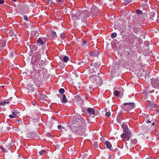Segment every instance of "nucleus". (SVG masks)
<instances>
[{
    "instance_id": "55",
    "label": "nucleus",
    "mask_w": 159,
    "mask_h": 159,
    "mask_svg": "<svg viewBox=\"0 0 159 159\" xmlns=\"http://www.w3.org/2000/svg\"><path fill=\"white\" fill-rule=\"evenodd\" d=\"M57 127L59 130H60L62 127L61 126V125H58Z\"/></svg>"
},
{
    "instance_id": "22",
    "label": "nucleus",
    "mask_w": 159,
    "mask_h": 159,
    "mask_svg": "<svg viewBox=\"0 0 159 159\" xmlns=\"http://www.w3.org/2000/svg\"><path fill=\"white\" fill-rule=\"evenodd\" d=\"M124 105L126 106L128 105L129 107H133L134 106V103L133 102H129V103H125L124 104Z\"/></svg>"
},
{
    "instance_id": "36",
    "label": "nucleus",
    "mask_w": 159,
    "mask_h": 159,
    "mask_svg": "<svg viewBox=\"0 0 159 159\" xmlns=\"http://www.w3.org/2000/svg\"><path fill=\"white\" fill-rule=\"evenodd\" d=\"M132 0H124V3L126 4H128L130 3Z\"/></svg>"
},
{
    "instance_id": "21",
    "label": "nucleus",
    "mask_w": 159,
    "mask_h": 159,
    "mask_svg": "<svg viewBox=\"0 0 159 159\" xmlns=\"http://www.w3.org/2000/svg\"><path fill=\"white\" fill-rule=\"evenodd\" d=\"M105 143L107 148L110 150L111 149L112 146L110 142L109 141H106L105 142Z\"/></svg>"
},
{
    "instance_id": "53",
    "label": "nucleus",
    "mask_w": 159,
    "mask_h": 159,
    "mask_svg": "<svg viewBox=\"0 0 159 159\" xmlns=\"http://www.w3.org/2000/svg\"><path fill=\"white\" fill-rule=\"evenodd\" d=\"M47 136L48 137H51V134L50 133L48 132L46 134Z\"/></svg>"
},
{
    "instance_id": "10",
    "label": "nucleus",
    "mask_w": 159,
    "mask_h": 159,
    "mask_svg": "<svg viewBox=\"0 0 159 159\" xmlns=\"http://www.w3.org/2000/svg\"><path fill=\"white\" fill-rule=\"evenodd\" d=\"M27 136L28 138H38V135L35 132H28L27 133Z\"/></svg>"
},
{
    "instance_id": "7",
    "label": "nucleus",
    "mask_w": 159,
    "mask_h": 159,
    "mask_svg": "<svg viewBox=\"0 0 159 159\" xmlns=\"http://www.w3.org/2000/svg\"><path fill=\"white\" fill-rule=\"evenodd\" d=\"M151 84L153 88L159 89V80L158 79L156 78L152 79Z\"/></svg>"
},
{
    "instance_id": "5",
    "label": "nucleus",
    "mask_w": 159,
    "mask_h": 159,
    "mask_svg": "<svg viewBox=\"0 0 159 159\" xmlns=\"http://www.w3.org/2000/svg\"><path fill=\"white\" fill-rule=\"evenodd\" d=\"M155 122L153 121L151 124H148L145 127L143 128L144 131L146 132L152 131L156 129L154 126Z\"/></svg>"
},
{
    "instance_id": "37",
    "label": "nucleus",
    "mask_w": 159,
    "mask_h": 159,
    "mask_svg": "<svg viewBox=\"0 0 159 159\" xmlns=\"http://www.w3.org/2000/svg\"><path fill=\"white\" fill-rule=\"evenodd\" d=\"M136 12L138 15L143 14L142 11L139 9L137 10L136 11Z\"/></svg>"
},
{
    "instance_id": "56",
    "label": "nucleus",
    "mask_w": 159,
    "mask_h": 159,
    "mask_svg": "<svg viewBox=\"0 0 159 159\" xmlns=\"http://www.w3.org/2000/svg\"><path fill=\"white\" fill-rule=\"evenodd\" d=\"M47 2L52 1V0H45Z\"/></svg>"
},
{
    "instance_id": "57",
    "label": "nucleus",
    "mask_w": 159,
    "mask_h": 159,
    "mask_svg": "<svg viewBox=\"0 0 159 159\" xmlns=\"http://www.w3.org/2000/svg\"><path fill=\"white\" fill-rule=\"evenodd\" d=\"M127 55H130V52H127Z\"/></svg>"
},
{
    "instance_id": "61",
    "label": "nucleus",
    "mask_w": 159,
    "mask_h": 159,
    "mask_svg": "<svg viewBox=\"0 0 159 159\" xmlns=\"http://www.w3.org/2000/svg\"><path fill=\"white\" fill-rule=\"evenodd\" d=\"M146 159H151V157H148L146 158Z\"/></svg>"
},
{
    "instance_id": "29",
    "label": "nucleus",
    "mask_w": 159,
    "mask_h": 159,
    "mask_svg": "<svg viewBox=\"0 0 159 159\" xmlns=\"http://www.w3.org/2000/svg\"><path fill=\"white\" fill-rule=\"evenodd\" d=\"M69 60V57L66 56H64L62 60L64 62H66Z\"/></svg>"
},
{
    "instance_id": "14",
    "label": "nucleus",
    "mask_w": 159,
    "mask_h": 159,
    "mask_svg": "<svg viewBox=\"0 0 159 159\" xmlns=\"http://www.w3.org/2000/svg\"><path fill=\"white\" fill-rule=\"evenodd\" d=\"M11 113L13 115H10L9 117L11 118H13L16 115H17L20 113V112L17 110H12L11 111Z\"/></svg>"
},
{
    "instance_id": "62",
    "label": "nucleus",
    "mask_w": 159,
    "mask_h": 159,
    "mask_svg": "<svg viewBox=\"0 0 159 159\" xmlns=\"http://www.w3.org/2000/svg\"><path fill=\"white\" fill-rule=\"evenodd\" d=\"M59 64H60V65H61V64L62 65V64H63L62 62H59Z\"/></svg>"
},
{
    "instance_id": "58",
    "label": "nucleus",
    "mask_w": 159,
    "mask_h": 159,
    "mask_svg": "<svg viewBox=\"0 0 159 159\" xmlns=\"http://www.w3.org/2000/svg\"><path fill=\"white\" fill-rule=\"evenodd\" d=\"M63 0H57V1L61 2Z\"/></svg>"
},
{
    "instance_id": "4",
    "label": "nucleus",
    "mask_w": 159,
    "mask_h": 159,
    "mask_svg": "<svg viewBox=\"0 0 159 159\" xmlns=\"http://www.w3.org/2000/svg\"><path fill=\"white\" fill-rule=\"evenodd\" d=\"M42 71H36L35 72L32 73L31 77L33 79L35 84L37 85V84L36 83L40 82L41 79V75L42 74Z\"/></svg>"
},
{
    "instance_id": "19",
    "label": "nucleus",
    "mask_w": 159,
    "mask_h": 159,
    "mask_svg": "<svg viewBox=\"0 0 159 159\" xmlns=\"http://www.w3.org/2000/svg\"><path fill=\"white\" fill-rule=\"evenodd\" d=\"M129 124L127 123H123L121 125L122 127L123 128V131L124 130L129 131V129L128 128V125Z\"/></svg>"
},
{
    "instance_id": "30",
    "label": "nucleus",
    "mask_w": 159,
    "mask_h": 159,
    "mask_svg": "<svg viewBox=\"0 0 159 159\" xmlns=\"http://www.w3.org/2000/svg\"><path fill=\"white\" fill-rule=\"evenodd\" d=\"M40 98L41 99H42L43 100H46L47 98V95L44 94H41L40 96Z\"/></svg>"
},
{
    "instance_id": "48",
    "label": "nucleus",
    "mask_w": 159,
    "mask_h": 159,
    "mask_svg": "<svg viewBox=\"0 0 159 159\" xmlns=\"http://www.w3.org/2000/svg\"><path fill=\"white\" fill-rule=\"evenodd\" d=\"M6 103V102L5 101H3L2 102H1L0 103V105H5Z\"/></svg>"
},
{
    "instance_id": "27",
    "label": "nucleus",
    "mask_w": 159,
    "mask_h": 159,
    "mask_svg": "<svg viewBox=\"0 0 159 159\" xmlns=\"http://www.w3.org/2000/svg\"><path fill=\"white\" fill-rule=\"evenodd\" d=\"M75 100L77 101L80 100L81 99V96L79 95H76L75 96Z\"/></svg>"
},
{
    "instance_id": "38",
    "label": "nucleus",
    "mask_w": 159,
    "mask_h": 159,
    "mask_svg": "<svg viewBox=\"0 0 159 159\" xmlns=\"http://www.w3.org/2000/svg\"><path fill=\"white\" fill-rule=\"evenodd\" d=\"M117 36V34L116 33H113L111 34V37L113 39L115 38Z\"/></svg>"
},
{
    "instance_id": "44",
    "label": "nucleus",
    "mask_w": 159,
    "mask_h": 159,
    "mask_svg": "<svg viewBox=\"0 0 159 159\" xmlns=\"http://www.w3.org/2000/svg\"><path fill=\"white\" fill-rule=\"evenodd\" d=\"M111 113L109 111L107 112L105 114V116H106L109 117L111 116Z\"/></svg>"
},
{
    "instance_id": "42",
    "label": "nucleus",
    "mask_w": 159,
    "mask_h": 159,
    "mask_svg": "<svg viewBox=\"0 0 159 159\" xmlns=\"http://www.w3.org/2000/svg\"><path fill=\"white\" fill-rule=\"evenodd\" d=\"M98 64V65H99V62H96V63H95L94 64L93 63H90V65L91 66H95L96 65H97Z\"/></svg>"
},
{
    "instance_id": "17",
    "label": "nucleus",
    "mask_w": 159,
    "mask_h": 159,
    "mask_svg": "<svg viewBox=\"0 0 159 159\" xmlns=\"http://www.w3.org/2000/svg\"><path fill=\"white\" fill-rule=\"evenodd\" d=\"M99 54L98 51L97 50H95L94 51H91L89 53V54L91 56L94 57H97Z\"/></svg>"
},
{
    "instance_id": "23",
    "label": "nucleus",
    "mask_w": 159,
    "mask_h": 159,
    "mask_svg": "<svg viewBox=\"0 0 159 159\" xmlns=\"http://www.w3.org/2000/svg\"><path fill=\"white\" fill-rule=\"evenodd\" d=\"M68 100L66 99V96L65 94L63 95L62 102L63 103H65L68 102Z\"/></svg>"
},
{
    "instance_id": "64",
    "label": "nucleus",
    "mask_w": 159,
    "mask_h": 159,
    "mask_svg": "<svg viewBox=\"0 0 159 159\" xmlns=\"http://www.w3.org/2000/svg\"><path fill=\"white\" fill-rule=\"evenodd\" d=\"M17 0H12V1L15 2H16V1Z\"/></svg>"
},
{
    "instance_id": "32",
    "label": "nucleus",
    "mask_w": 159,
    "mask_h": 159,
    "mask_svg": "<svg viewBox=\"0 0 159 159\" xmlns=\"http://www.w3.org/2000/svg\"><path fill=\"white\" fill-rule=\"evenodd\" d=\"M40 155L43 156L45 154V151L44 150H42L39 152Z\"/></svg>"
},
{
    "instance_id": "51",
    "label": "nucleus",
    "mask_w": 159,
    "mask_h": 159,
    "mask_svg": "<svg viewBox=\"0 0 159 159\" xmlns=\"http://www.w3.org/2000/svg\"><path fill=\"white\" fill-rule=\"evenodd\" d=\"M87 42L86 41H84L82 45L83 46H85L87 45Z\"/></svg>"
},
{
    "instance_id": "31",
    "label": "nucleus",
    "mask_w": 159,
    "mask_h": 159,
    "mask_svg": "<svg viewBox=\"0 0 159 159\" xmlns=\"http://www.w3.org/2000/svg\"><path fill=\"white\" fill-rule=\"evenodd\" d=\"M61 38L63 40L66 37V35L64 33H61L60 34Z\"/></svg>"
},
{
    "instance_id": "2",
    "label": "nucleus",
    "mask_w": 159,
    "mask_h": 159,
    "mask_svg": "<svg viewBox=\"0 0 159 159\" xmlns=\"http://www.w3.org/2000/svg\"><path fill=\"white\" fill-rule=\"evenodd\" d=\"M89 10V8H86V9L81 10L79 12L72 11L70 14L74 20H80L82 22H84L85 19L90 16Z\"/></svg>"
},
{
    "instance_id": "15",
    "label": "nucleus",
    "mask_w": 159,
    "mask_h": 159,
    "mask_svg": "<svg viewBox=\"0 0 159 159\" xmlns=\"http://www.w3.org/2000/svg\"><path fill=\"white\" fill-rule=\"evenodd\" d=\"M91 10L92 13L94 15H96V14H98V8L95 6H93L92 7Z\"/></svg>"
},
{
    "instance_id": "39",
    "label": "nucleus",
    "mask_w": 159,
    "mask_h": 159,
    "mask_svg": "<svg viewBox=\"0 0 159 159\" xmlns=\"http://www.w3.org/2000/svg\"><path fill=\"white\" fill-rule=\"evenodd\" d=\"M52 36L53 37V38L54 39L57 38V35L56 33L55 32H54V31L52 32Z\"/></svg>"
},
{
    "instance_id": "52",
    "label": "nucleus",
    "mask_w": 159,
    "mask_h": 159,
    "mask_svg": "<svg viewBox=\"0 0 159 159\" xmlns=\"http://www.w3.org/2000/svg\"><path fill=\"white\" fill-rule=\"evenodd\" d=\"M82 111L84 113H86V110L84 108H82Z\"/></svg>"
},
{
    "instance_id": "16",
    "label": "nucleus",
    "mask_w": 159,
    "mask_h": 159,
    "mask_svg": "<svg viewBox=\"0 0 159 159\" xmlns=\"http://www.w3.org/2000/svg\"><path fill=\"white\" fill-rule=\"evenodd\" d=\"M87 111L91 115H97V112H95L94 110L92 108H89L87 109Z\"/></svg>"
},
{
    "instance_id": "41",
    "label": "nucleus",
    "mask_w": 159,
    "mask_h": 159,
    "mask_svg": "<svg viewBox=\"0 0 159 159\" xmlns=\"http://www.w3.org/2000/svg\"><path fill=\"white\" fill-rule=\"evenodd\" d=\"M59 92L61 94H62L65 92V90L63 88H61L59 89Z\"/></svg>"
},
{
    "instance_id": "47",
    "label": "nucleus",
    "mask_w": 159,
    "mask_h": 159,
    "mask_svg": "<svg viewBox=\"0 0 159 159\" xmlns=\"http://www.w3.org/2000/svg\"><path fill=\"white\" fill-rule=\"evenodd\" d=\"M94 146L95 148H98V144L96 142H94L93 143Z\"/></svg>"
},
{
    "instance_id": "9",
    "label": "nucleus",
    "mask_w": 159,
    "mask_h": 159,
    "mask_svg": "<svg viewBox=\"0 0 159 159\" xmlns=\"http://www.w3.org/2000/svg\"><path fill=\"white\" fill-rule=\"evenodd\" d=\"M27 126L25 124H24L19 126L16 130L19 133H22L23 131H25L27 129Z\"/></svg>"
},
{
    "instance_id": "6",
    "label": "nucleus",
    "mask_w": 159,
    "mask_h": 159,
    "mask_svg": "<svg viewBox=\"0 0 159 159\" xmlns=\"http://www.w3.org/2000/svg\"><path fill=\"white\" fill-rule=\"evenodd\" d=\"M131 132L130 131L124 130L123 133L120 135L121 137L125 141H129L130 139Z\"/></svg>"
},
{
    "instance_id": "18",
    "label": "nucleus",
    "mask_w": 159,
    "mask_h": 159,
    "mask_svg": "<svg viewBox=\"0 0 159 159\" xmlns=\"http://www.w3.org/2000/svg\"><path fill=\"white\" fill-rule=\"evenodd\" d=\"M150 73L149 71H145L144 79L145 81L148 80L150 77Z\"/></svg>"
},
{
    "instance_id": "45",
    "label": "nucleus",
    "mask_w": 159,
    "mask_h": 159,
    "mask_svg": "<svg viewBox=\"0 0 159 159\" xmlns=\"http://www.w3.org/2000/svg\"><path fill=\"white\" fill-rule=\"evenodd\" d=\"M96 86L95 85H93L91 86L90 85H89L88 88L90 90H91L93 88V87H96Z\"/></svg>"
},
{
    "instance_id": "63",
    "label": "nucleus",
    "mask_w": 159,
    "mask_h": 159,
    "mask_svg": "<svg viewBox=\"0 0 159 159\" xmlns=\"http://www.w3.org/2000/svg\"><path fill=\"white\" fill-rule=\"evenodd\" d=\"M34 46L33 45H31L30 46V48H32V47H34Z\"/></svg>"
},
{
    "instance_id": "3",
    "label": "nucleus",
    "mask_w": 159,
    "mask_h": 159,
    "mask_svg": "<svg viewBox=\"0 0 159 159\" xmlns=\"http://www.w3.org/2000/svg\"><path fill=\"white\" fill-rule=\"evenodd\" d=\"M95 73L94 72H92V74L89 76V79L91 80H94V82L97 84L96 86V87H98L102 84V80L100 77H98L97 75L93 74V73Z\"/></svg>"
},
{
    "instance_id": "8",
    "label": "nucleus",
    "mask_w": 159,
    "mask_h": 159,
    "mask_svg": "<svg viewBox=\"0 0 159 159\" xmlns=\"http://www.w3.org/2000/svg\"><path fill=\"white\" fill-rule=\"evenodd\" d=\"M33 70L36 71H42V68L40 66V65L38 63V61H35L33 65Z\"/></svg>"
},
{
    "instance_id": "54",
    "label": "nucleus",
    "mask_w": 159,
    "mask_h": 159,
    "mask_svg": "<svg viewBox=\"0 0 159 159\" xmlns=\"http://www.w3.org/2000/svg\"><path fill=\"white\" fill-rule=\"evenodd\" d=\"M4 2V0H0V4H2Z\"/></svg>"
},
{
    "instance_id": "1",
    "label": "nucleus",
    "mask_w": 159,
    "mask_h": 159,
    "mask_svg": "<svg viewBox=\"0 0 159 159\" xmlns=\"http://www.w3.org/2000/svg\"><path fill=\"white\" fill-rule=\"evenodd\" d=\"M85 121L79 115L74 116L73 120L71 123V129L76 133L80 135L84 134L85 130V126L84 125Z\"/></svg>"
},
{
    "instance_id": "34",
    "label": "nucleus",
    "mask_w": 159,
    "mask_h": 159,
    "mask_svg": "<svg viewBox=\"0 0 159 159\" xmlns=\"http://www.w3.org/2000/svg\"><path fill=\"white\" fill-rule=\"evenodd\" d=\"M6 45V43L2 41L0 42V48L3 47Z\"/></svg>"
},
{
    "instance_id": "46",
    "label": "nucleus",
    "mask_w": 159,
    "mask_h": 159,
    "mask_svg": "<svg viewBox=\"0 0 159 159\" xmlns=\"http://www.w3.org/2000/svg\"><path fill=\"white\" fill-rule=\"evenodd\" d=\"M116 120L119 123H121V120H120V116H117V118Z\"/></svg>"
},
{
    "instance_id": "43",
    "label": "nucleus",
    "mask_w": 159,
    "mask_h": 159,
    "mask_svg": "<svg viewBox=\"0 0 159 159\" xmlns=\"http://www.w3.org/2000/svg\"><path fill=\"white\" fill-rule=\"evenodd\" d=\"M0 148L2 149V150L4 152H7V149L5 148H4L2 147H0Z\"/></svg>"
},
{
    "instance_id": "11",
    "label": "nucleus",
    "mask_w": 159,
    "mask_h": 159,
    "mask_svg": "<svg viewBox=\"0 0 159 159\" xmlns=\"http://www.w3.org/2000/svg\"><path fill=\"white\" fill-rule=\"evenodd\" d=\"M149 17L148 18L149 21L153 20H154L156 19L157 17V15L153 12L149 13Z\"/></svg>"
},
{
    "instance_id": "33",
    "label": "nucleus",
    "mask_w": 159,
    "mask_h": 159,
    "mask_svg": "<svg viewBox=\"0 0 159 159\" xmlns=\"http://www.w3.org/2000/svg\"><path fill=\"white\" fill-rule=\"evenodd\" d=\"M9 34L12 36H16V34L15 32L13 31L12 30H11L9 32Z\"/></svg>"
},
{
    "instance_id": "20",
    "label": "nucleus",
    "mask_w": 159,
    "mask_h": 159,
    "mask_svg": "<svg viewBox=\"0 0 159 159\" xmlns=\"http://www.w3.org/2000/svg\"><path fill=\"white\" fill-rule=\"evenodd\" d=\"M9 54L11 57L15 58L16 56L15 52L12 51L9 52Z\"/></svg>"
},
{
    "instance_id": "26",
    "label": "nucleus",
    "mask_w": 159,
    "mask_h": 159,
    "mask_svg": "<svg viewBox=\"0 0 159 159\" xmlns=\"http://www.w3.org/2000/svg\"><path fill=\"white\" fill-rule=\"evenodd\" d=\"M31 33L35 37L38 36L39 34V31L37 30H36V31H32Z\"/></svg>"
},
{
    "instance_id": "50",
    "label": "nucleus",
    "mask_w": 159,
    "mask_h": 159,
    "mask_svg": "<svg viewBox=\"0 0 159 159\" xmlns=\"http://www.w3.org/2000/svg\"><path fill=\"white\" fill-rule=\"evenodd\" d=\"M24 20L25 21H27L28 19V17H27V16L26 15H24L23 16Z\"/></svg>"
},
{
    "instance_id": "12",
    "label": "nucleus",
    "mask_w": 159,
    "mask_h": 159,
    "mask_svg": "<svg viewBox=\"0 0 159 159\" xmlns=\"http://www.w3.org/2000/svg\"><path fill=\"white\" fill-rule=\"evenodd\" d=\"M34 84L33 83H29L26 87V88L30 92H34L35 90V89L34 87Z\"/></svg>"
},
{
    "instance_id": "40",
    "label": "nucleus",
    "mask_w": 159,
    "mask_h": 159,
    "mask_svg": "<svg viewBox=\"0 0 159 159\" xmlns=\"http://www.w3.org/2000/svg\"><path fill=\"white\" fill-rule=\"evenodd\" d=\"M38 63L40 65V66L41 67H42V66L44 64V62L43 60H41L38 62Z\"/></svg>"
},
{
    "instance_id": "24",
    "label": "nucleus",
    "mask_w": 159,
    "mask_h": 159,
    "mask_svg": "<svg viewBox=\"0 0 159 159\" xmlns=\"http://www.w3.org/2000/svg\"><path fill=\"white\" fill-rule=\"evenodd\" d=\"M146 121H147V122L148 123H150L151 122H153L155 121V120L153 119L151 116H149L148 119L146 120Z\"/></svg>"
},
{
    "instance_id": "25",
    "label": "nucleus",
    "mask_w": 159,
    "mask_h": 159,
    "mask_svg": "<svg viewBox=\"0 0 159 159\" xmlns=\"http://www.w3.org/2000/svg\"><path fill=\"white\" fill-rule=\"evenodd\" d=\"M43 39L41 38H39L37 40V42L40 45H42L44 44V42L43 41Z\"/></svg>"
},
{
    "instance_id": "28",
    "label": "nucleus",
    "mask_w": 159,
    "mask_h": 159,
    "mask_svg": "<svg viewBox=\"0 0 159 159\" xmlns=\"http://www.w3.org/2000/svg\"><path fill=\"white\" fill-rule=\"evenodd\" d=\"M137 142V139H132L131 140V143L132 145L135 144Z\"/></svg>"
},
{
    "instance_id": "59",
    "label": "nucleus",
    "mask_w": 159,
    "mask_h": 159,
    "mask_svg": "<svg viewBox=\"0 0 159 159\" xmlns=\"http://www.w3.org/2000/svg\"><path fill=\"white\" fill-rule=\"evenodd\" d=\"M87 155L86 154H85L84 155V157H87Z\"/></svg>"
},
{
    "instance_id": "60",
    "label": "nucleus",
    "mask_w": 159,
    "mask_h": 159,
    "mask_svg": "<svg viewBox=\"0 0 159 159\" xmlns=\"http://www.w3.org/2000/svg\"><path fill=\"white\" fill-rule=\"evenodd\" d=\"M156 111L157 113H159V110H156Z\"/></svg>"
},
{
    "instance_id": "35",
    "label": "nucleus",
    "mask_w": 159,
    "mask_h": 159,
    "mask_svg": "<svg viewBox=\"0 0 159 159\" xmlns=\"http://www.w3.org/2000/svg\"><path fill=\"white\" fill-rule=\"evenodd\" d=\"M114 94L115 95V96L118 97H119L120 93L119 91H116L114 92Z\"/></svg>"
},
{
    "instance_id": "13",
    "label": "nucleus",
    "mask_w": 159,
    "mask_h": 159,
    "mask_svg": "<svg viewBox=\"0 0 159 159\" xmlns=\"http://www.w3.org/2000/svg\"><path fill=\"white\" fill-rule=\"evenodd\" d=\"M148 107L150 109L154 108H157V106L156 104L153 102H149L148 103Z\"/></svg>"
},
{
    "instance_id": "49",
    "label": "nucleus",
    "mask_w": 159,
    "mask_h": 159,
    "mask_svg": "<svg viewBox=\"0 0 159 159\" xmlns=\"http://www.w3.org/2000/svg\"><path fill=\"white\" fill-rule=\"evenodd\" d=\"M144 117L146 119H148L150 116L148 114H145L144 115Z\"/></svg>"
}]
</instances>
